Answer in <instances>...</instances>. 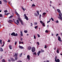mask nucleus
I'll list each match as a JSON object with an SVG mask.
<instances>
[{
    "label": "nucleus",
    "mask_w": 62,
    "mask_h": 62,
    "mask_svg": "<svg viewBox=\"0 0 62 62\" xmlns=\"http://www.w3.org/2000/svg\"><path fill=\"white\" fill-rule=\"evenodd\" d=\"M57 11L59 13V17H58V18L59 19L62 20V14L61 13L60 10L59 9H57Z\"/></svg>",
    "instance_id": "1"
},
{
    "label": "nucleus",
    "mask_w": 62,
    "mask_h": 62,
    "mask_svg": "<svg viewBox=\"0 0 62 62\" xmlns=\"http://www.w3.org/2000/svg\"><path fill=\"white\" fill-rule=\"evenodd\" d=\"M57 57L56 56L55 58V62H60V60L59 59H57Z\"/></svg>",
    "instance_id": "2"
},
{
    "label": "nucleus",
    "mask_w": 62,
    "mask_h": 62,
    "mask_svg": "<svg viewBox=\"0 0 62 62\" xmlns=\"http://www.w3.org/2000/svg\"><path fill=\"white\" fill-rule=\"evenodd\" d=\"M11 35L14 36H18V34L17 33H16L15 34V32H13L11 34Z\"/></svg>",
    "instance_id": "3"
},
{
    "label": "nucleus",
    "mask_w": 62,
    "mask_h": 62,
    "mask_svg": "<svg viewBox=\"0 0 62 62\" xmlns=\"http://www.w3.org/2000/svg\"><path fill=\"white\" fill-rule=\"evenodd\" d=\"M31 51L32 52H34L35 51V48L34 47H33L31 49Z\"/></svg>",
    "instance_id": "4"
},
{
    "label": "nucleus",
    "mask_w": 62,
    "mask_h": 62,
    "mask_svg": "<svg viewBox=\"0 0 62 62\" xmlns=\"http://www.w3.org/2000/svg\"><path fill=\"white\" fill-rule=\"evenodd\" d=\"M17 56V54H15V55L13 56L14 57H15V59L16 60H17V59L18 57Z\"/></svg>",
    "instance_id": "5"
},
{
    "label": "nucleus",
    "mask_w": 62,
    "mask_h": 62,
    "mask_svg": "<svg viewBox=\"0 0 62 62\" xmlns=\"http://www.w3.org/2000/svg\"><path fill=\"white\" fill-rule=\"evenodd\" d=\"M24 16L25 18V19L27 20H28V17L26 16V14H24Z\"/></svg>",
    "instance_id": "6"
},
{
    "label": "nucleus",
    "mask_w": 62,
    "mask_h": 62,
    "mask_svg": "<svg viewBox=\"0 0 62 62\" xmlns=\"http://www.w3.org/2000/svg\"><path fill=\"white\" fill-rule=\"evenodd\" d=\"M58 39L59 41L60 42H62V41L61 40V38L59 36L58 37Z\"/></svg>",
    "instance_id": "7"
},
{
    "label": "nucleus",
    "mask_w": 62,
    "mask_h": 62,
    "mask_svg": "<svg viewBox=\"0 0 62 62\" xmlns=\"http://www.w3.org/2000/svg\"><path fill=\"white\" fill-rule=\"evenodd\" d=\"M27 58L28 60H30V56L29 55H28L27 56Z\"/></svg>",
    "instance_id": "8"
},
{
    "label": "nucleus",
    "mask_w": 62,
    "mask_h": 62,
    "mask_svg": "<svg viewBox=\"0 0 62 62\" xmlns=\"http://www.w3.org/2000/svg\"><path fill=\"white\" fill-rule=\"evenodd\" d=\"M15 13L16 14V15H17V16L18 17H20V15H19V14L16 11H15Z\"/></svg>",
    "instance_id": "9"
},
{
    "label": "nucleus",
    "mask_w": 62,
    "mask_h": 62,
    "mask_svg": "<svg viewBox=\"0 0 62 62\" xmlns=\"http://www.w3.org/2000/svg\"><path fill=\"white\" fill-rule=\"evenodd\" d=\"M11 61L12 62H14L15 61V60L13 58H11Z\"/></svg>",
    "instance_id": "10"
},
{
    "label": "nucleus",
    "mask_w": 62,
    "mask_h": 62,
    "mask_svg": "<svg viewBox=\"0 0 62 62\" xmlns=\"http://www.w3.org/2000/svg\"><path fill=\"white\" fill-rule=\"evenodd\" d=\"M31 46H28V49L29 50H31Z\"/></svg>",
    "instance_id": "11"
},
{
    "label": "nucleus",
    "mask_w": 62,
    "mask_h": 62,
    "mask_svg": "<svg viewBox=\"0 0 62 62\" xmlns=\"http://www.w3.org/2000/svg\"><path fill=\"white\" fill-rule=\"evenodd\" d=\"M21 33V36H23V32L22 31H21L20 32Z\"/></svg>",
    "instance_id": "12"
},
{
    "label": "nucleus",
    "mask_w": 62,
    "mask_h": 62,
    "mask_svg": "<svg viewBox=\"0 0 62 62\" xmlns=\"http://www.w3.org/2000/svg\"><path fill=\"white\" fill-rule=\"evenodd\" d=\"M40 51H39V52H38L37 54H38V56H39V55L40 54Z\"/></svg>",
    "instance_id": "13"
},
{
    "label": "nucleus",
    "mask_w": 62,
    "mask_h": 62,
    "mask_svg": "<svg viewBox=\"0 0 62 62\" xmlns=\"http://www.w3.org/2000/svg\"><path fill=\"white\" fill-rule=\"evenodd\" d=\"M12 22H13V21L11 20H9L8 21V22L10 23H11Z\"/></svg>",
    "instance_id": "14"
},
{
    "label": "nucleus",
    "mask_w": 62,
    "mask_h": 62,
    "mask_svg": "<svg viewBox=\"0 0 62 62\" xmlns=\"http://www.w3.org/2000/svg\"><path fill=\"white\" fill-rule=\"evenodd\" d=\"M59 49H58L57 50L56 52H57V53L59 54Z\"/></svg>",
    "instance_id": "15"
},
{
    "label": "nucleus",
    "mask_w": 62,
    "mask_h": 62,
    "mask_svg": "<svg viewBox=\"0 0 62 62\" xmlns=\"http://www.w3.org/2000/svg\"><path fill=\"white\" fill-rule=\"evenodd\" d=\"M19 48H20V49H23V47L22 46H19Z\"/></svg>",
    "instance_id": "16"
},
{
    "label": "nucleus",
    "mask_w": 62,
    "mask_h": 62,
    "mask_svg": "<svg viewBox=\"0 0 62 62\" xmlns=\"http://www.w3.org/2000/svg\"><path fill=\"white\" fill-rule=\"evenodd\" d=\"M9 47L10 49L11 50L12 49V46L11 45H9Z\"/></svg>",
    "instance_id": "17"
},
{
    "label": "nucleus",
    "mask_w": 62,
    "mask_h": 62,
    "mask_svg": "<svg viewBox=\"0 0 62 62\" xmlns=\"http://www.w3.org/2000/svg\"><path fill=\"white\" fill-rule=\"evenodd\" d=\"M34 15L35 16H37V17H38V15H37V13H34Z\"/></svg>",
    "instance_id": "18"
},
{
    "label": "nucleus",
    "mask_w": 62,
    "mask_h": 62,
    "mask_svg": "<svg viewBox=\"0 0 62 62\" xmlns=\"http://www.w3.org/2000/svg\"><path fill=\"white\" fill-rule=\"evenodd\" d=\"M36 12L38 14V15H39V11H36Z\"/></svg>",
    "instance_id": "19"
},
{
    "label": "nucleus",
    "mask_w": 62,
    "mask_h": 62,
    "mask_svg": "<svg viewBox=\"0 0 62 62\" xmlns=\"http://www.w3.org/2000/svg\"><path fill=\"white\" fill-rule=\"evenodd\" d=\"M0 51L1 52H2L3 51V49L2 48H0Z\"/></svg>",
    "instance_id": "20"
},
{
    "label": "nucleus",
    "mask_w": 62,
    "mask_h": 62,
    "mask_svg": "<svg viewBox=\"0 0 62 62\" xmlns=\"http://www.w3.org/2000/svg\"><path fill=\"white\" fill-rule=\"evenodd\" d=\"M20 23H21V24L22 25H23V23L22 22V21H21L20 22Z\"/></svg>",
    "instance_id": "21"
},
{
    "label": "nucleus",
    "mask_w": 62,
    "mask_h": 62,
    "mask_svg": "<svg viewBox=\"0 0 62 62\" xmlns=\"http://www.w3.org/2000/svg\"><path fill=\"white\" fill-rule=\"evenodd\" d=\"M42 24V26L43 27H45V23H43Z\"/></svg>",
    "instance_id": "22"
},
{
    "label": "nucleus",
    "mask_w": 62,
    "mask_h": 62,
    "mask_svg": "<svg viewBox=\"0 0 62 62\" xmlns=\"http://www.w3.org/2000/svg\"><path fill=\"white\" fill-rule=\"evenodd\" d=\"M24 32L25 33H26L28 32V31H27L25 30L24 31Z\"/></svg>",
    "instance_id": "23"
},
{
    "label": "nucleus",
    "mask_w": 62,
    "mask_h": 62,
    "mask_svg": "<svg viewBox=\"0 0 62 62\" xmlns=\"http://www.w3.org/2000/svg\"><path fill=\"white\" fill-rule=\"evenodd\" d=\"M18 19L19 21L20 22L21 21H22L21 20V19L20 18H18Z\"/></svg>",
    "instance_id": "24"
},
{
    "label": "nucleus",
    "mask_w": 62,
    "mask_h": 62,
    "mask_svg": "<svg viewBox=\"0 0 62 62\" xmlns=\"http://www.w3.org/2000/svg\"><path fill=\"white\" fill-rule=\"evenodd\" d=\"M4 2H5V3H6L7 2V1L6 0H3Z\"/></svg>",
    "instance_id": "25"
},
{
    "label": "nucleus",
    "mask_w": 62,
    "mask_h": 62,
    "mask_svg": "<svg viewBox=\"0 0 62 62\" xmlns=\"http://www.w3.org/2000/svg\"><path fill=\"white\" fill-rule=\"evenodd\" d=\"M40 23L41 24H42L43 23V22L42 21H40Z\"/></svg>",
    "instance_id": "26"
},
{
    "label": "nucleus",
    "mask_w": 62,
    "mask_h": 62,
    "mask_svg": "<svg viewBox=\"0 0 62 62\" xmlns=\"http://www.w3.org/2000/svg\"><path fill=\"white\" fill-rule=\"evenodd\" d=\"M46 13H43V15H46Z\"/></svg>",
    "instance_id": "27"
},
{
    "label": "nucleus",
    "mask_w": 62,
    "mask_h": 62,
    "mask_svg": "<svg viewBox=\"0 0 62 62\" xmlns=\"http://www.w3.org/2000/svg\"><path fill=\"white\" fill-rule=\"evenodd\" d=\"M48 32H49L47 30H46L45 31V32L46 33H48Z\"/></svg>",
    "instance_id": "28"
},
{
    "label": "nucleus",
    "mask_w": 62,
    "mask_h": 62,
    "mask_svg": "<svg viewBox=\"0 0 62 62\" xmlns=\"http://www.w3.org/2000/svg\"><path fill=\"white\" fill-rule=\"evenodd\" d=\"M10 13H7L6 14V13H5V15H9V14Z\"/></svg>",
    "instance_id": "29"
},
{
    "label": "nucleus",
    "mask_w": 62,
    "mask_h": 62,
    "mask_svg": "<svg viewBox=\"0 0 62 62\" xmlns=\"http://www.w3.org/2000/svg\"><path fill=\"white\" fill-rule=\"evenodd\" d=\"M38 26H37L35 27L34 28L35 29H37L38 28Z\"/></svg>",
    "instance_id": "30"
},
{
    "label": "nucleus",
    "mask_w": 62,
    "mask_h": 62,
    "mask_svg": "<svg viewBox=\"0 0 62 62\" xmlns=\"http://www.w3.org/2000/svg\"><path fill=\"white\" fill-rule=\"evenodd\" d=\"M2 62H5V59H2Z\"/></svg>",
    "instance_id": "31"
},
{
    "label": "nucleus",
    "mask_w": 62,
    "mask_h": 62,
    "mask_svg": "<svg viewBox=\"0 0 62 62\" xmlns=\"http://www.w3.org/2000/svg\"><path fill=\"white\" fill-rule=\"evenodd\" d=\"M13 16H11L9 18H12V17H13Z\"/></svg>",
    "instance_id": "32"
},
{
    "label": "nucleus",
    "mask_w": 62,
    "mask_h": 62,
    "mask_svg": "<svg viewBox=\"0 0 62 62\" xmlns=\"http://www.w3.org/2000/svg\"><path fill=\"white\" fill-rule=\"evenodd\" d=\"M17 43V42L15 41V45H16Z\"/></svg>",
    "instance_id": "33"
},
{
    "label": "nucleus",
    "mask_w": 62,
    "mask_h": 62,
    "mask_svg": "<svg viewBox=\"0 0 62 62\" xmlns=\"http://www.w3.org/2000/svg\"><path fill=\"white\" fill-rule=\"evenodd\" d=\"M17 23L18 24H19V22L18 20H17Z\"/></svg>",
    "instance_id": "34"
},
{
    "label": "nucleus",
    "mask_w": 62,
    "mask_h": 62,
    "mask_svg": "<svg viewBox=\"0 0 62 62\" xmlns=\"http://www.w3.org/2000/svg\"><path fill=\"white\" fill-rule=\"evenodd\" d=\"M35 5L34 4H33L31 6V7H35Z\"/></svg>",
    "instance_id": "35"
},
{
    "label": "nucleus",
    "mask_w": 62,
    "mask_h": 62,
    "mask_svg": "<svg viewBox=\"0 0 62 62\" xmlns=\"http://www.w3.org/2000/svg\"><path fill=\"white\" fill-rule=\"evenodd\" d=\"M2 40H0V44H2Z\"/></svg>",
    "instance_id": "36"
},
{
    "label": "nucleus",
    "mask_w": 62,
    "mask_h": 62,
    "mask_svg": "<svg viewBox=\"0 0 62 62\" xmlns=\"http://www.w3.org/2000/svg\"><path fill=\"white\" fill-rule=\"evenodd\" d=\"M22 9H23V11H25V9L23 8V7H22Z\"/></svg>",
    "instance_id": "37"
},
{
    "label": "nucleus",
    "mask_w": 62,
    "mask_h": 62,
    "mask_svg": "<svg viewBox=\"0 0 62 62\" xmlns=\"http://www.w3.org/2000/svg\"><path fill=\"white\" fill-rule=\"evenodd\" d=\"M37 23H34V24L35 25H37Z\"/></svg>",
    "instance_id": "38"
},
{
    "label": "nucleus",
    "mask_w": 62,
    "mask_h": 62,
    "mask_svg": "<svg viewBox=\"0 0 62 62\" xmlns=\"http://www.w3.org/2000/svg\"><path fill=\"white\" fill-rule=\"evenodd\" d=\"M51 19L52 21H54V19L53 18H51Z\"/></svg>",
    "instance_id": "39"
},
{
    "label": "nucleus",
    "mask_w": 62,
    "mask_h": 62,
    "mask_svg": "<svg viewBox=\"0 0 62 62\" xmlns=\"http://www.w3.org/2000/svg\"><path fill=\"white\" fill-rule=\"evenodd\" d=\"M37 44H38V45H39V42H37Z\"/></svg>",
    "instance_id": "40"
},
{
    "label": "nucleus",
    "mask_w": 62,
    "mask_h": 62,
    "mask_svg": "<svg viewBox=\"0 0 62 62\" xmlns=\"http://www.w3.org/2000/svg\"><path fill=\"white\" fill-rule=\"evenodd\" d=\"M37 35L38 38H39L40 37V35L39 34H37Z\"/></svg>",
    "instance_id": "41"
},
{
    "label": "nucleus",
    "mask_w": 62,
    "mask_h": 62,
    "mask_svg": "<svg viewBox=\"0 0 62 62\" xmlns=\"http://www.w3.org/2000/svg\"><path fill=\"white\" fill-rule=\"evenodd\" d=\"M4 12H8V11L7 10H5V11H4Z\"/></svg>",
    "instance_id": "42"
},
{
    "label": "nucleus",
    "mask_w": 62,
    "mask_h": 62,
    "mask_svg": "<svg viewBox=\"0 0 62 62\" xmlns=\"http://www.w3.org/2000/svg\"><path fill=\"white\" fill-rule=\"evenodd\" d=\"M34 39H36V37L35 35H34Z\"/></svg>",
    "instance_id": "43"
},
{
    "label": "nucleus",
    "mask_w": 62,
    "mask_h": 62,
    "mask_svg": "<svg viewBox=\"0 0 62 62\" xmlns=\"http://www.w3.org/2000/svg\"><path fill=\"white\" fill-rule=\"evenodd\" d=\"M55 22L57 23H59V21L58 20H57L56 22Z\"/></svg>",
    "instance_id": "44"
},
{
    "label": "nucleus",
    "mask_w": 62,
    "mask_h": 62,
    "mask_svg": "<svg viewBox=\"0 0 62 62\" xmlns=\"http://www.w3.org/2000/svg\"><path fill=\"white\" fill-rule=\"evenodd\" d=\"M44 48H47V46L46 45H45V46Z\"/></svg>",
    "instance_id": "45"
},
{
    "label": "nucleus",
    "mask_w": 62,
    "mask_h": 62,
    "mask_svg": "<svg viewBox=\"0 0 62 62\" xmlns=\"http://www.w3.org/2000/svg\"><path fill=\"white\" fill-rule=\"evenodd\" d=\"M33 54H35L36 55H37V54H36V52H35V53H33Z\"/></svg>",
    "instance_id": "46"
},
{
    "label": "nucleus",
    "mask_w": 62,
    "mask_h": 62,
    "mask_svg": "<svg viewBox=\"0 0 62 62\" xmlns=\"http://www.w3.org/2000/svg\"><path fill=\"white\" fill-rule=\"evenodd\" d=\"M31 26H32L33 25V24H32V23H31Z\"/></svg>",
    "instance_id": "47"
},
{
    "label": "nucleus",
    "mask_w": 62,
    "mask_h": 62,
    "mask_svg": "<svg viewBox=\"0 0 62 62\" xmlns=\"http://www.w3.org/2000/svg\"><path fill=\"white\" fill-rule=\"evenodd\" d=\"M41 15H40L39 18H41Z\"/></svg>",
    "instance_id": "48"
},
{
    "label": "nucleus",
    "mask_w": 62,
    "mask_h": 62,
    "mask_svg": "<svg viewBox=\"0 0 62 62\" xmlns=\"http://www.w3.org/2000/svg\"><path fill=\"white\" fill-rule=\"evenodd\" d=\"M2 16V15L1 14H0V17H1Z\"/></svg>",
    "instance_id": "49"
},
{
    "label": "nucleus",
    "mask_w": 62,
    "mask_h": 62,
    "mask_svg": "<svg viewBox=\"0 0 62 62\" xmlns=\"http://www.w3.org/2000/svg\"><path fill=\"white\" fill-rule=\"evenodd\" d=\"M21 41H19V44H21Z\"/></svg>",
    "instance_id": "50"
},
{
    "label": "nucleus",
    "mask_w": 62,
    "mask_h": 62,
    "mask_svg": "<svg viewBox=\"0 0 62 62\" xmlns=\"http://www.w3.org/2000/svg\"><path fill=\"white\" fill-rule=\"evenodd\" d=\"M41 51L42 52H44V51L42 49H41Z\"/></svg>",
    "instance_id": "51"
},
{
    "label": "nucleus",
    "mask_w": 62,
    "mask_h": 62,
    "mask_svg": "<svg viewBox=\"0 0 62 62\" xmlns=\"http://www.w3.org/2000/svg\"><path fill=\"white\" fill-rule=\"evenodd\" d=\"M10 40H8V42H10Z\"/></svg>",
    "instance_id": "52"
},
{
    "label": "nucleus",
    "mask_w": 62,
    "mask_h": 62,
    "mask_svg": "<svg viewBox=\"0 0 62 62\" xmlns=\"http://www.w3.org/2000/svg\"><path fill=\"white\" fill-rule=\"evenodd\" d=\"M18 62H22V61L20 60H19L18 61Z\"/></svg>",
    "instance_id": "53"
},
{
    "label": "nucleus",
    "mask_w": 62,
    "mask_h": 62,
    "mask_svg": "<svg viewBox=\"0 0 62 62\" xmlns=\"http://www.w3.org/2000/svg\"><path fill=\"white\" fill-rule=\"evenodd\" d=\"M15 23L17 25H18V23H16L15 22Z\"/></svg>",
    "instance_id": "54"
},
{
    "label": "nucleus",
    "mask_w": 62,
    "mask_h": 62,
    "mask_svg": "<svg viewBox=\"0 0 62 62\" xmlns=\"http://www.w3.org/2000/svg\"><path fill=\"white\" fill-rule=\"evenodd\" d=\"M22 54V53H21L20 55L19 56L20 57H21V55Z\"/></svg>",
    "instance_id": "55"
},
{
    "label": "nucleus",
    "mask_w": 62,
    "mask_h": 62,
    "mask_svg": "<svg viewBox=\"0 0 62 62\" xmlns=\"http://www.w3.org/2000/svg\"><path fill=\"white\" fill-rule=\"evenodd\" d=\"M2 4V2L1 1H0V4Z\"/></svg>",
    "instance_id": "56"
},
{
    "label": "nucleus",
    "mask_w": 62,
    "mask_h": 62,
    "mask_svg": "<svg viewBox=\"0 0 62 62\" xmlns=\"http://www.w3.org/2000/svg\"><path fill=\"white\" fill-rule=\"evenodd\" d=\"M22 40H23V39L22 38H21V39H20V40L21 41H22Z\"/></svg>",
    "instance_id": "57"
},
{
    "label": "nucleus",
    "mask_w": 62,
    "mask_h": 62,
    "mask_svg": "<svg viewBox=\"0 0 62 62\" xmlns=\"http://www.w3.org/2000/svg\"><path fill=\"white\" fill-rule=\"evenodd\" d=\"M59 35V34H56V37H57V36H58Z\"/></svg>",
    "instance_id": "58"
},
{
    "label": "nucleus",
    "mask_w": 62,
    "mask_h": 62,
    "mask_svg": "<svg viewBox=\"0 0 62 62\" xmlns=\"http://www.w3.org/2000/svg\"><path fill=\"white\" fill-rule=\"evenodd\" d=\"M8 61L9 62H10V61H11V60H8Z\"/></svg>",
    "instance_id": "59"
},
{
    "label": "nucleus",
    "mask_w": 62,
    "mask_h": 62,
    "mask_svg": "<svg viewBox=\"0 0 62 62\" xmlns=\"http://www.w3.org/2000/svg\"><path fill=\"white\" fill-rule=\"evenodd\" d=\"M50 22V21H47V23H48Z\"/></svg>",
    "instance_id": "60"
},
{
    "label": "nucleus",
    "mask_w": 62,
    "mask_h": 62,
    "mask_svg": "<svg viewBox=\"0 0 62 62\" xmlns=\"http://www.w3.org/2000/svg\"><path fill=\"white\" fill-rule=\"evenodd\" d=\"M21 44H23V42H21Z\"/></svg>",
    "instance_id": "61"
},
{
    "label": "nucleus",
    "mask_w": 62,
    "mask_h": 62,
    "mask_svg": "<svg viewBox=\"0 0 62 62\" xmlns=\"http://www.w3.org/2000/svg\"><path fill=\"white\" fill-rule=\"evenodd\" d=\"M4 45L3 44V45H2V46H1V47H3L4 46Z\"/></svg>",
    "instance_id": "62"
},
{
    "label": "nucleus",
    "mask_w": 62,
    "mask_h": 62,
    "mask_svg": "<svg viewBox=\"0 0 62 62\" xmlns=\"http://www.w3.org/2000/svg\"><path fill=\"white\" fill-rule=\"evenodd\" d=\"M3 45H5V42L4 41L3 42Z\"/></svg>",
    "instance_id": "63"
},
{
    "label": "nucleus",
    "mask_w": 62,
    "mask_h": 62,
    "mask_svg": "<svg viewBox=\"0 0 62 62\" xmlns=\"http://www.w3.org/2000/svg\"><path fill=\"white\" fill-rule=\"evenodd\" d=\"M46 62H49V61H46Z\"/></svg>",
    "instance_id": "64"
}]
</instances>
